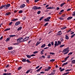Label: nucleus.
Here are the masks:
<instances>
[{
    "mask_svg": "<svg viewBox=\"0 0 75 75\" xmlns=\"http://www.w3.org/2000/svg\"><path fill=\"white\" fill-rule=\"evenodd\" d=\"M40 8H41L40 7H37V6H33L32 8L33 9L35 10H37V9H40Z\"/></svg>",
    "mask_w": 75,
    "mask_h": 75,
    "instance_id": "f257e3e1",
    "label": "nucleus"
},
{
    "mask_svg": "<svg viewBox=\"0 0 75 75\" xmlns=\"http://www.w3.org/2000/svg\"><path fill=\"white\" fill-rule=\"evenodd\" d=\"M50 19H51V17H49L47 18H46L44 20L45 21H50Z\"/></svg>",
    "mask_w": 75,
    "mask_h": 75,
    "instance_id": "f03ea898",
    "label": "nucleus"
},
{
    "mask_svg": "<svg viewBox=\"0 0 75 75\" xmlns=\"http://www.w3.org/2000/svg\"><path fill=\"white\" fill-rule=\"evenodd\" d=\"M4 6H5V9H7V8H8V7L10 6V4H9L5 5H4Z\"/></svg>",
    "mask_w": 75,
    "mask_h": 75,
    "instance_id": "7ed1b4c3",
    "label": "nucleus"
},
{
    "mask_svg": "<svg viewBox=\"0 0 75 75\" xmlns=\"http://www.w3.org/2000/svg\"><path fill=\"white\" fill-rule=\"evenodd\" d=\"M23 39V38H20L17 40V42H21V40Z\"/></svg>",
    "mask_w": 75,
    "mask_h": 75,
    "instance_id": "20e7f679",
    "label": "nucleus"
},
{
    "mask_svg": "<svg viewBox=\"0 0 75 75\" xmlns=\"http://www.w3.org/2000/svg\"><path fill=\"white\" fill-rule=\"evenodd\" d=\"M51 67H49L47 69H45V71H48L49 70H50V69H51Z\"/></svg>",
    "mask_w": 75,
    "mask_h": 75,
    "instance_id": "39448f33",
    "label": "nucleus"
},
{
    "mask_svg": "<svg viewBox=\"0 0 75 75\" xmlns=\"http://www.w3.org/2000/svg\"><path fill=\"white\" fill-rule=\"evenodd\" d=\"M29 39V37H26L23 40V41H26L27 40H28V39Z\"/></svg>",
    "mask_w": 75,
    "mask_h": 75,
    "instance_id": "423d86ee",
    "label": "nucleus"
},
{
    "mask_svg": "<svg viewBox=\"0 0 75 75\" xmlns=\"http://www.w3.org/2000/svg\"><path fill=\"white\" fill-rule=\"evenodd\" d=\"M25 6V4H23L21 5L20 7V8H24Z\"/></svg>",
    "mask_w": 75,
    "mask_h": 75,
    "instance_id": "0eeeda50",
    "label": "nucleus"
},
{
    "mask_svg": "<svg viewBox=\"0 0 75 75\" xmlns=\"http://www.w3.org/2000/svg\"><path fill=\"white\" fill-rule=\"evenodd\" d=\"M20 23H21L20 22V21L17 22L15 24V25H19V24H20Z\"/></svg>",
    "mask_w": 75,
    "mask_h": 75,
    "instance_id": "6e6552de",
    "label": "nucleus"
},
{
    "mask_svg": "<svg viewBox=\"0 0 75 75\" xmlns=\"http://www.w3.org/2000/svg\"><path fill=\"white\" fill-rule=\"evenodd\" d=\"M57 35H61L62 34V32H61V31H60L58 32V33H57Z\"/></svg>",
    "mask_w": 75,
    "mask_h": 75,
    "instance_id": "1a4fd4ad",
    "label": "nucleus"
},
{
    "mask_svg": "<svg viewBox=\"0 0 75 75\" xmlns=\"http://www.w3.org/2000/svg\"><path fill=\"white\" fill-rule=\"evenodd\" d=\"M58 46V44L57 43V41H55V44H54V47H56V46Z\"/></svg>",
    "mask_w": 75,
    "mask_h": 75,
    "instance_id": "9d476101",
    "label": "nucleus"
},
{
    "mask_svg": "<svg viewBox=\"0 0 75 75\" xmlns=\"http://www.w3.org/2000/svg\"><path fill=\"white\" fill-rule=\"evenodd\" d=\"M11 73H3V74L2 75H11Z\"/></svg>",
    "mask_w": 75,
    "mask_h": 75,
    "instance_id": "9b49d317",
    "label": "nucleus"
},
{
    "mask_svg": "<svg viewBox=\"0 0 75 75\" xmlns=\"http://www.w3.org/2000/svg\"><path fill=\"white\" fill-rule=\"evenodd\" d=\"M69 47H67V48L66 49V54H67V53H68L69 52Z\"/></svg>",
    "mask_w": 75,
    "mask_h": 75,
    "instance_id": "f8f14e48",
    "label": "nucleus"
},
{
    "mask_svg": "<svg viewBox=\"0 0 75 75\" xmlns=\"http://www.w3.org/2000/svg\"><path fill=\"white\" fill-rule=\"evenodd\" d=\"M59 70H60V72H62V71H64V70H65L64 69H62L61 67H60L59 68Z\"/></svg>",
    "mask_w": 75,
    "mask_h": 75,
    "instance_id": "ddd939ff",
    "label": "nucleus"
},
{
    "mask_svg": "<svg viewBox=\"0 0 75 75\" xmlns=\"http://www.w3.org/2000/svg\"><path fill=\"white\" fill-rule=\"evenodd\" d=\"M13 47H8V50H13Z\"/></svg>",
    "mask_w": 75,
    "mask_h": 75,
    "instance_id": "4468645a",
    "label": "nucleus"
},
{
    "mask_svg": "<svg viewBox=\"0 0 75 75\" xmlns=\"http://www.w3.org/2000/svg\"><path fill=\"white\" fill-rule=\"evenodd\" d=\"M64 54H66V49H65L63 50L62 52Z\"/></svg>",
    "mask_w": 75,
    "mask_h": 75,
    "instance_id": "2eb2a0df",
    "label": "nucleus"
},
{
    "mask_svg": "<svg viewBox=\"0 0 75 75\" xmlns=\"http://www.w3.org/2000/svg\"><path fill=\"white\" fill-rule=\"evenodd\" d=\"M22 62H26V59H23L22 60Z\"/></svg>",
    "mask_w": 75,
    "mask_h": 75,
    "instance_id": "dca6fc26",
    "label": "nucleus"
},
{
    "mask_svg": "<svg viewBox=\"0 0 75 75\" xmlns=\"http://www.w3.org/2000/svg\"><path fill=\"white\" fill-rule=\"evenodd\" d=\"M10 14H11V13L8 12L6 13V16H8Z\"/></svg>",
    "mask_w": 75,
    "mask_h": 75,
    "instance_id": "f3484780",
    "label": "nucleus"
},
{
    "mask_svg": "<svg viewBox=\"0 0 75 75\" xmlns=\"http://www.w3.org/2000/svg\"><path fill=\"white\" fill-rule=\"evenodd\" d=\"M42 68V67H41L39 69H38L37 70V72H39L41 69Z\"/></svg>",
    "mask_w": 75,
    "mask_h": 75,
    "instance_id": "a211bd4d",
    "label": "nucleus"
},
{
    "mask_svg": "<svg viewBox=\"0 0 75 75\" xmlns=\"http://www.w3.org/2000/svg\"><path fill=\"white\" fill-rule=\"evenodd\" d=\"M3 7H5V6L4 5H2L0 7V10H1L2 8H3Z\"/></svg>",
    "mask_w": 75,
    "mask_h": 75,
    "instance_id": "6ab92c4d",
    "label": "nucleus"
},
{
    "mask_svg": "<svg viewBox=\"0 0 75 75\" xmlns=\"http://www.w3.org/2000/svg\"><path fill=\"white\" fill-rule=\"evenodd\" d=\"M45 45H46L45 44H44L42 45V46H41V47L43 48L44 47H45Z\"/></svg>",
    "mask_w": 75,
    "mask_h": 75,
    "instance_id": "aec40b11",
    "label": "nucleus"
},
{
    "mask_svg": "<svg viewBox=\"0 0 75 75\" xmlns=\"http://www.w3.org/2000/svg\"><path fill=\"white\" fill-rule=\"evenodd\" d=\"M22 29V27H19L17 29L18 31H19V30H21Z\"/></svg>",
    "mask_w": 75,
    "mask_h": 75,
    "instance_id": "412c9836",
    "label": "nucleus"
},
{
    "mask_svg": "<svg viewBox=\"0 0 75 75\" xmlns=\"http://www.w3.org/2000/svg\"><path fill=\"white\" fill-rule=\"evenodd\" d=\"M9 37H16V35H10Z\"/></svg>",
    "mask_w": 75,
    "mask_h": 75,
    "instance_id": "4be33fe9",
    "label": "nucleus"
},
{
    "mask_svg": "<svg viewBox=\"0 0 75 75\" xmlns=\"http://www.w3.org/2000/svg\"><path fill=\"white\" fill-rule=\"evenodd\" d=\"M66 28L65 27H62V28H61V30H65V29Z\"/></svg>",
    "mask_w": 75,
    "mask_h": 75,
    "instance_id": "5701e85b",
    "label": "nucleus"
},
{
    "mask_svg": "<svg viewBox=\"0 0 75 75\" xmlns=\"http://www.w3.org/2000/svg\"><path fill=\"white\" fill-rule=\"evenodd\" d=\"M26 56L27 57V58H31V55H26Z\"/></svg>",
    "mask_w": 75,
    "mask_h": 75,
    "instance_id": "b1692460",
    "label": "nucleus"
},
{
    "mask_svg": "<svg viewBox=\"0 0 75 75\" xmlns=\"http://www.w3.org/2000/svg\"><path fill=\"white\" fill-rule=\"evenodd\" d=\"M54 8L53 7H48L47 8V9H53Z\"/></svg>",
    "mask_w": 75,
    "mask_h": 75,
    "instance_id": "393cba45",
    "label": "nucleus"
},
{
    "mask_svg": "<svg viewBox=\"0 0 75 75\" xmlns=\"http://www.w3.org/2000/svg\"><path fill=\"white\" fill-rule=\"evenodd\" d=\"M72 18V17H69L67 18V20H71Z\"/></svg>",
    "mask_w": 75,
    "mask_h": 75,
    "instance_id": "a878e982",
    "label": "nucleus"
},
{
    "mask_svg": "<svg viewBox=\"0 0 75 75\" xmlns=\"http://www.w3.org/2000/svg\"><path fill=\"white\" fill-rule=\"evenodd\" d=\"M10 28H7L4 31H8V30H10Z\"/></svg>",
    "mask_w": 75,
    "mask_h": 75,
    "instance_id": "bb28decb",
    "label": "nucleus"
},
{
    "mask_svg": "<svg viewBox=\"0 0 75 75\" xmlns=\"http://www.w3.org/2000/svg\"><path fill=\"white\" fill-rule=\"evenodd\" d=\"M65 4V3H62V4H61V7H62L63 6H64V5Z\"/></svg>",
    "mask_w": 75,
    "mask_h": 75,
    "instance_id": "cd10ccee",
    "label": "nucleus"
},
{
    "mask_svg": "<svg viewBox=\"0 0 75 75\" xmlns=\"http://www.w3.org/2000/svg\"><path fill=\"white\" fill-rule=\"evenodd\" d=\"M65 46V45H62L59 46L60 48H62V47H63Z\"/></svg>",
    "mask_w": 75,
    "mask_h": 75,
    "instance_id": "c85d7f7f",
    "label": "nucleus"
},
{
    "mask_svg": "<svg viewBox=\"0 0 75 75\" xmlns=\"http://www.w3.org/2000/svg\"><path fill=\"white\" fill-rule=\"evenodd\" d=\"M44 51V50H42V51H41V54H43Z\"/></svg>",
    "mask_w": 75,
    "mask_h": 75,
    "instance_id": "c756f323",
    "label": "nucleus"
},
{
    "mask_svg": "<svg viewBox=\"0 0 75 75\" xmlns=\"http://www.w3.org/2000/svg\"><path fill=\"white\" fill-rule=\"evenodd\" d=\"M40 44V42H37L36 44V46H37V45H38L39 44Z\"/></svg>",
    "mask_w": 75,
    "mask_h": 75,
    "instance_id": "7c9ffc66",
    "label": "nucleus"
},
{
    "mask_svg": "<svg viewBox=\"0 0 75 75\" xmlns=\"http://www.w3.org/2000/svg\"><path fill=\"white\" fill-rule=\"evenodd\" d=\"M55 74V72H52L50 74V75H54Z\"/></svg>",
    "mask_w": 75,
    "mask_h": 75,
    "instance_id": "2f4dec72",
    "label": "nucleus"
},
{
    "mask_svg": "<svg viewBox=\"0 0 75 75\" xmlns=\"http://www.w3.org/2000/svg\"><path fill=\"white\" fill-rule=\"evenodd\" d=\"M59 19V20H63V18L62 17H59L58 18Z\"/></svg>",
    "mask_w": 75,
    "mask_h": 75,
    "instance_id": "473e14b6",
    "label": "nucleus"
},
{
    "mask_svg": "<svg viewBox=\"0 0 75 75\" xmlns=\"http://www.w3.org/2000/svg\"><path fill=\"white\" fill-rule=\"evenodd\" d=\"M61 43V41H58V45H59V44H60Z\"/></svg>",
    "mask_w": 75,
    "mask_h": 75,
    "instance_id": "72a5a7b5",
    "label": "nucleus"
},
{
    "mask_svg": "<svg viewBox=\"0 0 75 75\" xmlns=\"http://www.w3.org/2000/svg\"><path fill=\"white\" fill-rule=\"evenodd\" d=\"M50 62H54L55 60L54 59H52L50 60Z\"/></svg>",
    "mask_w": 75,
    "mask_h": 75,
    "instance_id": "f704fd0d",
    "label": "nucleus"
},
{
    "mask_svg": "<svg viewBox=\"0 0 75 75\" xmlns=\"http://www.w3.org/2000/svg\"><path fill=\"white\" fill-rule=\"evenodd\" d=\"M44 18V16H42L41 17L40 19H39V21H41V20H42V18Z\"/></svg>",
    "mask_w": 75,
    "mask_h": 75,
    "instance_id": "c9c22d12",
    "label": "nucleus"
},
{
    "mask_svg": "<svg viewBox=\"0 0 75 75\" xmlns=\"http://www.w3.org/2000/svg\"><path fill=\"white\" fill-rule=\"evenodd\" d=\"M72 64H75V60H74L72 61Z\"/></svg>",
    "mask_w": 75,
    "mask_h": 75,
    "instance_id": "e433bc0d",
    "label": "nucleus"
},
{
    "mask_svg": "<svg viewBox=\"0 0 75 75\" xmlns=\"http://www.w3.org/2000/svg\"><path fill=\"white\" fill-rule=\"evenodd\" d=\"M26 61L27 62H28V63H30L31 62L30 61V60L28 59H27Z\"/></svg>",
    "mask_w": 75,
    "mask_h": 75,
    "instance_id": "4c0bfd02",
    "label": "nucleus"
},
{
    "mask_svg": "<svg viewBox=\"0 0 75 75\" xmlns=\"http://www.w3.org/2000/svg\"><path fill=\"white\" fill-rule=\"evenodd\" d=\"M10 39H9V38H7L6 39V41H9L10 40Z\"/></svg>",
    "mask_w": 75,
    "mask_h": 75,
    "instance_id": "58836bf2",
    "label": "nucleus"
},
{
    "mask_svg": "<svg viewBox=\"0 0 75 75\" xmlns=\"http://www.w3.org/2000/svg\"><path fill=\"white\" fill-rule=\"evenodd\" d=\"M18 20V19H14L12 20V21H16V20Z\"/></svg>",
    "mask_w": 75,
    "mask_h": 75,
    "instance_id": "ea45409f",
    "label": "nucleus"
},
{
    "mask_svg": "<svg viewBox=\"0 0 75 75\" xmlns=\"http://www.w3.org/2000/svg\"><path fill=\"white\" fill-rule=\"evenodd\" d=\"M50 54L51 55H54L55 54V53H54L50 52Z\"/></svg>",
    "mask_w": 75,
    "mask_h": 75,
    "instance_id": "a19ab883",
    "label": "nucleus"
},
{
    "mask_svg": "<svg viewBox=\"0 0 75 75\" xmlns=\"http://www.w3.org/2000/svg\"><path fill=\"white\" fill-rule=\"evenodd\" d=\"M40 13H41V11H39L37 12L38 14H40Z\"/></svg>",
    "mask_w": 75,
    "mask_h": 75,
    "instance_id": "79ce46f5",
    "label": "nucleus"
},
{
    "mask_svg": "<svg viewBox=\"0 0 75 75\" xmlns=\"http://www.w3.org/2000/svg\"><path fill=\"white\" fill-rule=\"evenodd\" d=\"M65 60H63L62 61V62H65L66 61V58H65L64 59Z\"/></svg>",
    "mask_w": 75,
    "mask_h": 75,
    "instance_id": "37998d69",
    "label": "nucleus"
},
{
    "mask_svg": "<svg viewBox=\"0 0 75 75\" xmlns=\"http://www.w3.org/2000/svg\"><path fill=\"white\" fill-rule=\"evenodd\" d=\"M19 13H23V11L21 10L18 12Z\"/></svg>",
    "mask_w": 75,
    "mask_h": 75,
    "instance_id": "c03bdc74",
    "label": "nucleus"
},
{
    "mask_svg": "<svg viewBox=\"0 0 75 75\" xmlns=\"http://www.w3.org/2000/svg\"><path fill=\"white\" fill-rule=\"evenodd\" d=\"M30 70H27L26 73V74H28V73L29 72H30Z\"/></svg>",
    "mask_w": 75,
    "mask_h": 75,
    "instance_id": "a18cd8bd",
    "label": "nucleus"
},
{
    "mask_svg": "<svg viewBox=\"0 0 75 75\" xmlns=\"http://www.w3.org/2000/svg\"><path fill=\"white\" fill-rule=\"evenodd\" d=\"M75 34H73V35H72L71 36V38H73V37H74V36H75Z\"/></svg>",
    "mask_w": 75,
    "mask_h": 75,
    "instance_id": "49530a36",
    "label": "nucleus"
},
{
    "mask_svg": "<svg viewBox=\"0 0 75 75\" xmlns=\"http://www.w3.org/2000/svg\"><path fill=\"white\" fill-rule=\"evenodd\" d=\"M35 56V54H33L30 55V57H34Z\"/></svg>",
    "mask_w": 75,
    "mask_h": 75,
    "instance_id": "de8ad7c7",
    "label": "nucleus"
},
{
    "mask_svg": "<svg viewBox=\"0 0 75 75\" xmlns=\"http://www.w3.org/2000/svg\"><path fill=\"white\" fill-rule=\"evenodd\" d=\"M48 47H51V43H49L48 45Z\"/></svg>",
    "mask_w": 75,
    "mask_h": 75,
    "instance_id": "09e8293b",
    "label": "nucleus"
},
{
    "mask_svg": "<svg viewBox=\"0 0 75 75\" xmlns=\"http://www.w3.org/2000/svg\"><path fill=\"white\" fill-rule=\"evenodd\" d=\"M73 16H75V11H74V12L73 13Z\"/></svg>",
    "mask_w": 75,
    "mask_h": 75,
    "instance_id": "8fccbe9b",
    "label": "nucleus"
},
{
    "mask_svg": "<svg viewBox=\"0 0 75 75\" xmlns=\"http://www.w3.org/2000/svg\"><path fill=\"white\" fill-rule=\"evenodd\" d=\"M66 39L67 40H68L69 39V37L67 36H66Z\"/></svg>",
    "mask_w": 75,
    "mask_h": 75,
    "instance_id": "3c124183",
    "label": "nucleus"
},
{
    "mask_svg": "<svg viewBox=\"0 0 75 75\" xmlns=\"http://www.w3.org/2000/svg\"><path fill=\"white\" fill-rule=\"evenodd\" d=\"M13 45H18V43H14L13 44Z\"/></svg>",
    "mask_w": 75,
    "mask_h": 75,
    "instance_id": "603ef678",
    "label": "nucleus"
},
{
    "mask_svg": "<svg viewBox=\"0 0 75 75\" xmlns=\"http://www.w3.org/2000/svg\"><path fill=\"white\" fill-rule=\"evenodd\" d=\"M21 69V67H19L18 68V70H20Z\"/></svg>",
    "mask_w": 75,
    "mask_h": 75,
    "instance_id": "864d4df0",
    "label": "nucleus"
},
{
    "mask_svg": "<svg viewBox=\"0 0 75 75\" xmlns=\"http://www.w3.org/2000/svg\"><path fill=\"white\" fill-rule=\"evenodd\" d=\"M73 53H72V52H70V53H69L68 55H71V54H72Z\"/></svg>",
    "mask_w": 75,
    "mask_h": 75,
    "instance_id": "5fc2aeb1",
    "label": "nucleus"
},
{
    "mask_svg": "<svg viewBox=\"0 0 75 75\" xmlns=\"http://www.w3.org/2000/svg\"><path fill=\"white\" fill-rule=\"evenodd\" d=\"M48 24V23H46L44 25V26H46V25H47Z\"/></svg>",
    "mask_w": 75,
    "mask_h": 75,
    "instance_id": "6e6d98bb",
    "label": "nucleus"
},
{
    "mask_svg": "<svg viewBox=\"0 0 75 75\" xmlns=\"http://www.w3.org/2000/svg\"><path fill=\"white\" fill-rule=\"evenodd\" d=\"M12 23H13V22H11L9 23V25H11V24H12Z\"/></svg>",
    "mask_w": 75,
    "mask_h": 75,
    "instance_id": "4d7b16f0",
    "label": "nucleus"
},
{
    "mask_svg": "<svg viewBox=\"0 0 75 75\" xmlns=\"http://www.w3.org/2000/svg\"><path fill=\"white\" fill-rule=\"evenodd\" d=\"M51 44L52 45H54V42H51Z\"/></svg>",
    "mask_w": 75,
    "mask_h": 75,
    "instance_id": "13d9d810",
    "label": "nucleus"
},
{
    "mask_svg": "<svg viewBox=\"0 0 75 75\" xmlns=\"http://www.w3.org/2000/svg\"><path fill=\"white\" fill-rule=\"evenodd\" d=\"M23 20H25V19L26 18V17H23Z\"/></svg>",
    "mask_w": 75,
    "mask_h": 75,
    "instance_id": "bf43d9fd",
    "label": "nucleus"
},
{
    "mask_svg": "<svg viewBox=\"0 0 75 75\" xmlns=\"http://www.w3.org/2000/svg\"><path fill=\"white\" fill-rule=\"evenodd\" d=\"M37 53H38V51H36L33 52V54H36Z\"/></svg>",
    "mask_w": 75,
    "mask_h": 75,
    "instance_id": "052dcab7",
    "label": "nucleus"
},
{
    "mask_svg": "<svg viewBox=\"0 0 75 75\" xmlns=\"http://www.w3.org/2000/svg\"><path fill=\"white\" fill-rule=\"evenodd\" d=\"M66 65V63H65L62 65V67H64V65Z\"/></svg>",
    "mask_w": 75,
    "mask_h": 75,
    "instance_id": "680f3d73",
    "label": "nucleus"
},
{
    "mask_svg": "<svg viewBox=\"0 0 75 75\" xmlns=\"http://www.w3.org/2000/svg\"><path fill=\"white\" fill-rule=\"evenodd\" d=\"M39 67H40V66H39L36 67V69H38V68H39Z\"/></svg>",
    "mask_w": 75,
    "mask_h": 75,
    "instance_id": "e2e57ef3",
    "label": "nucleus"
},
{
    "mask_svg": "<svg viewBox=\"0 0 75 75\" xmlns=\"http://www.w3.org/2000/svg\"><path fill=\"white\" fill-rule=\"evenodd\" d=\"M65 16V15H62V17H64Z\"/></svg>",
    "mask_w": 75,
    "mask_h": 75,
    "instance_id": "0e129e2a",
    "label": "nucleus"
},
{
    "mask_svg": "<svg viewBox=\"0 0 75 75\" xmlns=\"http://www.w3.org/2000/svg\"><path fill=\"white\" fill-rule=\"evenodd\" d=\"M38 1H39V0H35V2H37Z\"/></svg>",
    "mask_w": 75,
    "mask_h": 75,
    "instance_id": "69168bd1",
    "label": "nucleus"
},
{
    "mask_svg": "<svg viewBox=\"0 0 75 75\" xmlns=\"http://www.w3.org/2000/svg\"><path fill=\"white\" fill-rule=\"evenodd\" d=\"M71 10V9H70V8H69V9H68L67 10V11H70V10Z\"/></svg>",
    "mask_w": 75,
    "mask_h": 75,
    "instance_id": "338daca9",
    "label": "nucleus"
},
{
    "mask_svg": "<svg viewBox=\"0 0 75 75\" xmlns=\"http://www.w3.org/2000/svg\"><path fill=\"white\" fill-rule=\"evenodd\" d=\"M64 10H62L60 11V12L62 13V12H63Z\"/></svg>",
    "mask_w": 75,
    "mask_h": 75,
    "instance_id": "774afa93",
    "label": "nucleus"
}]
</instances>
